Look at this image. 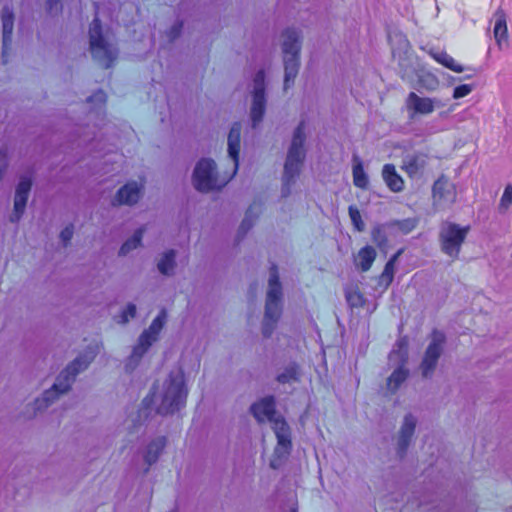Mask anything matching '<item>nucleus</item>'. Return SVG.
Wrapping results in <instances>:
<instances>
[{
	"mask_svg": "<svg viewBox=\"0 0 512 512\" xmlns=\"http://www.w3.org/2000/svg\"><path fill=\"white\" fill-rule=\"evenodd\" d=\"M241 124L234 123L228 134V155L233 163L232 173L220 176L216 170V163L209 158L199 160L194 168L192 182L200 192H210L224 187L235 175L238 169L240 152Z\"/></svg>",
	"mask_w": 512,
	"mask_h": 512,
	"instance_id": "f257e3e1",
	"label": "nucleus"
},
{
	"mask_svg": "<svg viewBox=\"0 0 512 512\" xmlns=\"http://www.w3.org/2000/svg\"><path fill=\"white\" fill-rule=\"evenodd\" d=\"M251 412L259 422L268 420L277 438V445L270 460V466L278 469L289 456L292 449L291 431L283 417L275 414V400L265 397L251 406Z\"/></svg>",
	"mask_w": 512,
	"mask_h": 512,
	"instance_id": "f03ea898",
	"label": "nucleus"
},
{
	"mask_svg": "<svg viewBox=\"0 0 512 512\" xmlns=\"http://www.w3.org/2000/svg\"><path fill=\"white\" fill-rule=\"evenodd\" d=\"M188 389L184 372L180 367L172 369L167 377L155 386L153 402L161 415L173 414L185 406Z\"/></svg>",
	"mask_w": 512,
	"mask_h": 512,
	"instance_id": "7ed1b4c3",
	"label": "nucleus"
},
{
	"mask_svg": "<svg viewBox=\"0 0 512 512\" xmlns=\"http://www.w3.org/2000/svg\"><path fill=\"white\" fill-rule=\"evenodd\" d=\"M305 130V122L301 121L294 130L292 140L287 151L282 176L281 193L283 197H287L291 194V188L296 183V180L301 173L306 157V150L304 148L306 140Z\"/></svg>",
	"mask_w": 512,
	"mask_h": 512,
	"instance_id": "20e7f679",
	"label": "nucleus"
},
{
	"mask_svg": "<svg viewBox=\"0 0 512 512\" xmlns=\"http://www.w3.org/2000/svg\"><path fill=\"white\" fill-rule=\"evenodd\" d=\"M96 352L94 350L86 351L71 362L57 377L51 389L45 391L41 398L35 400V410L46 409L59 395L66 393L75 377L93 361Z\"/></svg>",
	"mask_w": 512,
	"mask_h": 512,
	"instance_id": "39448f33",
	"label": "nucleus"
},
{
	"mask_svg": "<svg viewBox=\"0 0 512 512\" xmlns=\"http://www.w3.org/2000/svg\"><path fill=\"white\" fill-rule=\"evenodd\" d=\"M282 314V286L279 282L276 266L271 267L268 290L266 295L265 312L262 321V334L269 338L274 332Z\"/></svg>",
	"mask_w": 512,
	"mask_h": 512,
	"instance_id": "423d86ee",
	"label": "nucleus"
},
{
	"mask_svg": "<svg viewBox=\"0 0 512 512\" xmlns=\"http://www.w3.org/2000/svg\"><path fill=\"white\" fill-rule=\"evenodd\" d=\"M282 52L284 59V89L287 90L293 85L299 71V53L301 50V35L294 28H288L282 35Z\"/></svg>",
	"mask_w": 512,
	"mask_h": 512,
	"instance_id": "0eeeda50",
	"label": "nucleus"
},
{
	"mask_svg": "<svg viewBox=\"0 0 512 512\" xmlns=\"http://www.w3.org/2000/svg\"><path fill=\"white\" fill-rule=\"evenodd\" d=\"M167 319V313L165 310H161L158 316L152 321L149 328L144 330L139 336L137 345L133 348V351L125 364V370L132 372L139 364L143 355L147 352L150 346L157 341L158 335L162 330Z\"/></svg>",
	"mask_w": 512,
	"mask_h": 512,
	"instance_id": "6e6552de",
	"label": "nucleus"
},
{
	"mask_svg": "<svg viewBox=\"0 0 512 512\" xmlns=\"http://www.w3.org/2000/svg\"><path fill=\"white\" fill-rule=\"evenodd\" d=\"M89 39L90 52L94 60L102 67L109 68L116 60L118 50L102 35L101 24L98 18H95L90 24Z\"/></svg>",
	"mask_w": 512,
	"mask_h": 512,
	"instance_id": "1a4fd4ad",
	"label": "nucleus"
},
{
	"mask_svg": "<svg viewBox=\"0 0 512 512\" xmlns=\"http://www.w3.org/2000/svg\"><path fill=\"white\" fill-rule=\"evenodd\" d=\"M468 231L469 226L461 227L454 223H445L439 235L442 251L453 259L458 258Z\"/></svg>",
	"mask_w": 512,
	"mask_h": 512,
	"instance_id": "9d476101",
	"label": "nucleus"
},
{
	"mask_svg": "<svg viewBox=\"0 0 512 512\" xmlns=\"http://www.w3.org/2000/svg\"><path fill=\"white\" fill-rule=\"evenodd\" d=\"M408 355V342L405 338L399 339L389 355L390 362L400 364L387 380V389L394 393L408 377V370L404 368Z\"/></svg>",
	"mask_w": 512,
	"mask_h": 512,
	"instance_id": "9b49d317",
	"label": "nucleus"
},
{
	"mask_svg": "<svg viewBox=\"0 0 512 512\" xmlns=\"http://www.w3.org/2000/svg\"><path fill=\"white\" fill-rule=\"evenodd\" d=\"M252 104L250 108V118L252 121V127L256 128L262 121L265 107V73L263 70H259L253 79L252 83Z\"/></svg>",
	"mask_w": 512,
	"mask_h": 512,
	"instance_id": "f8f14e48",
	"label": "nucleus"
},
{
	"mask_svg": "<svg viewBox=\"0 0 512 512\" xmlns=\"http://www.w3.org/2000/svg\"><path fill=\"white\" fill-rule=\"evenodd\" d=\"M445 343V335L434 330L431 335V341L425 351L423 360L420 365L421 374L423 377H430L437 365V362L443 352V346Z\"/></svg>",
	"mask_w": 512,
	"mask_h": 512,
	"instance_id": "ddd939ff",
	"label": "nucleus"
},
{
	"mask_svg": "<svg viewBox=\"0 0 512 512\" xmlns=\"http://www.w3.org/2000/svg\"><path fill=\"white\" fill-rule=\"evenodd\" d=\"M405 105L409 117L413 119L417 115H429L440 105L435 98L421 97L415 92H410L406 98Z\"/></svg>",
	"mask_w": 512,
	"mask_h": 512,
	"instance_id": "4468645a",
	"label": "nucleus"
},
{
	"mask_svg": "<svg viewBox=\"0 0 512 512\" xmlns=\"http://www.w3.org/2000/svg\"><path fill=\"white\" fill-rule=\"evenodd\" d=\"M32 186V179L30 176H22L15 190L13 212L10 215V221L17 223L24 214L28 196Z\"/></svg>",
	"mask_w": 512,
	"mask_h": 512,
	"instance_id": "2eb2a0df",
	"label": "nucleus"
},
{
	"mask_svg": "<svg viewBox=\"0 0 512 512\" xmlns=\"http://www.w3.org/2000/svg\"><path fill=\"white\" fill-rule=\"evenodd\" d=\"M416 425L417 418L413 414L409 413L404 416L396 438V449L400 457L406 454L414 436Z\"/></svg>",
	"mask_w": 512,
	"mask_h": 512,
	"instance_id": "dca6fc26",
	"label": "nucleus"
},
{
	"mask_svg": "<svg viewBox=\"0 0 512 512\" xmlns=\"http://www.w3.org/2000/svg\"><path fill=\"white\" fill-rule=\"evenodd\" d=\"M432 194L434 204L438 207L451 204L456 198L454 185L444 176L439 177L435 181L432 188Z\"/></svg>",
	"mask_w": 512,
	"mask_h": 512,
	"instance_id": "f3484780",
	"label": "nucleus"
},
{
	"mask_svg": "<svg viewBox=\"0 0 512 512\" xmlns=\"http://www.w3.org/2000/svg\"><path fill=\"white\" fill-rule=\"evenodd\" d=\"M428 162V156L422 152L407 154L403 157L401 168L410 178L420 176Z\"/></svg>",
	"mask_w": 512,
	"mask_h": 512,
	"instance_id": "a211bd4d",
	"label": "nucleus"
},
{
	"mask_svg": "<svg viewBox=\"0 0 512 512\" xmlns=\"http://www.w3.org/2000/svg\"><path fill=\"white\" fill-rule=\"evenodd\" d=\"M166 447V438L164 436H158L152 439L143 449L142 458L146 464L145 472H148L150 467L157 463L160 456L162 455Z\"/></svg>",
	"mask_w": 512,
	"mask_h": 512,
	"instance_id": "6ab92c4d",
	"label": "nucleus"
},
{
	"mask_svg": "<svg viewBox=\"0 0 512 512\" xmlns=\"http://www.w3.org/2000/svg\"><path fill=\"white\" fill-rule=\"evenodd\" d=\"M143 185L141 183L132 181L124 185L117 192L113 200V204L133 205L138 202L142 194Z\"/></svg>",
	"mask_w": 512,
	"mask_h": 512,
	"instance_id": "aec40b11",
	"label": "nucleus"
},
{
	"mask_svg": "<svg viewBox=\"0 0 512 512\" xmlns=\"http://www.w3.org/2000/svg\"><path fill=\"white\" fill-rule=\"evenodd\" d=\"M2 33H3V57L6 56L9 45L11 44L12 32L14 27V14L8 6L4 7L1 14Z\"/></svg>",
	"mask_w": 512,
	"mask_h": 512,
	"instance_id": "412c9836",
	"label": "nucleus"
},
{
	"mask_svg": "<svg viewBox=\"0 0 512 512\" xmlns=\"http://www.w3.org/2000/svg\"><path fill=\"white\" fill-rule=\"evenodd\" d=\"M494 28H493V34L495 41L500 49H502L504 46H507L508 44V30H507V23H506V17L503 11L498 10L494 16Z\"/></svg>",
	"mask_w": 512,
	"mask_h": 512,
	"instance_id": "4be33fe9",
	"label": "nucleus"
},
{
	"mask_svg": "<svg viewBox=\"0 0 512 512\" xmlns=\"http://www.w3.org/2000/svg\"><path fill=\"white\" fill-rule=\"evenodd\" d=\"M382 177L391 191L401 192L404 189V180L397 173L393 164H385L383 166Z\"/></svg>",
	"mask_w": 512,
	"mask_h": 512,
	"instance_id": "5701e85b",
	"label": "nucleus"
},
{
	"mask_svg": "<svg viewBox=\"0 0 512 512\" xmlns=\"http://www.w3.org/2000/svg\"><path fill=\"white\" fill-rule=\"evenodd\" d=\"M352 176L353 184L361 189H366L369 184V178L364 171L363 162L361 158L354 154L352 157Z\"/></svg>",
	"mask_w": 512,
	"mask_h": 512,
	"instance_id": "b1692460",
	"label": "nucleus"
},
{
	"mask_svg": "<svg viewBox=\"0 0 512 512\" xmlns=\"http://www.w3.org/2000/svg\"><path fill=\"white\" fill-rule=\"evenodd\" d=\"M176 268V252L171 249L164 252L157 261V269L164 276H172Z\"/></svg>",
	"mask_w": 512,
	"mask_h": 512,
	"instance_id": "393cba45",
	"label": "nucleus"
},
{
	"mask_svg": "<svg viewBox=\"0 0 512 512\" xmlns=\"http://www.w3.org/2000/svg\"><path fill=\"white\" fill-rule=\"evenodd\" d=\"M402 250L396 252L386 263L383 272L379 276L378 284L382 286L384 290H386L389 285L392 283L395 270H396V262L401 255Z\"/></svg>",
	"mask_w": 512,
	"mask_h": 512,
	"instance_id": "a878e982",
	"label": "nucleus"
},
{
	"mask_svg": "<svg viewBox=\"0 0 512 512\" xmlns=\"http://www.w3.org/2000/svg\"><path fill=\"white\" fill-rule=\"evenodd\" d=\"M377 256L376 250L372 246H365L359 250L355 257V264L363 272L368 271Z\"/></svg>",
	"mask_w": 512,
	"mask_h": 512,
	"instance_id": "bb28decb",
	"label": "nucleus"
},
{
	"mask_svg": "<svg viewBox=\"0 0 512 512\" xmlns=\"http://www.w3.org/2000/svg\"><path fill=\"white\" fill-rule=\"evenodd\" d=\"M429 54L439 64L456 73H461L466 70L462 65L458 64L456 60L445 51L430 50Z\"/></svg>",
	"mask_w": 512,
	"mask_h": 512,
	"instance_id": "cd10ccee",
	"label": "nucleus"
},
{
	"mask_svg": "<svg viewBox=\"0 0 512 512\" xmlns=\"http://www.w3.org/2000/svg\"><path fill=\"white\" fill-rule=\"evenodd\" d=\"M418 87L426 91H434L439 86L438 78L429 71L419 70L416 72Z\"/></svg>",
	"mask_w": 512,
	"mask_h": 512,
	"instance_id": "c85d7f7f",
	"label": "nucleus"
},
{
	"mask_svg": "<svg viewBox=\"0 0 512 512\" xmlns=\"http://www.w3.org/2000/svg\"><path fill=\"white\" fill-rule=\"evenodd\" d=\"M144 234V228L137 229L133 236L126 240L119 250V254L122 256L127 255L132 250L136 249L141 244V240Z\"/></svg>",
	"mask_w": 512,
	"mask_h": 512,
	"instance_id": "c756f323",
	"label": "nucleus"
},
{
	"mask_svg": "<svg viewBox=\"0 0 512 512\" xmlns=\"http://www.w3.org/2000/svg\"><path fill=\"white\" fill-rule=\"evenodd\" d=\"M299 379L298 366L296 364L288 365L283 372L277 376V381L282 384L296 382Z\"/></svg>",
	"mask_w": 512,
	"mask_h": 512,
	"instance_id": "7c9ffc66",
	"label": "nucleus"
},
{
	"mask_svg": "<svg viewBox=\"0 0 512 512\" xmlns=\"http://www.w3.org/2000/svg\"><path fill=\"white\" fill-rule=\"evenodd\" d=\"M136 311V305L133 303H128L123 311L119 315L115 316V321L118 324H127L130 319H133L136 316Z\"/></svg>",
	"mask_w": 512,
	"mask_h": 512,
	"instance_id": "2f4dec72",
	"label": "nucleus"
},
{
	"mask_svg": "<svg viewBox=\"0 0 512 512\" xmlns=\"http://www.w3.org/2000/svg\"><path fill=\"white\" fill-rule=\"evenodd\" d=\"M258 211L259 207L254 205L247 210L245 218L240 225V232L246 233L252 227L253 220L257 217Z\"/></svg>",
	"mask_w": 512,
	"mask_h": 512,
	"instance_id": "473e14b6",
	"label": "nucleus"
},
{
	"mask_svg": "<svg viewBox=\"0 0 512 512\" xmlns=\"http://www.w3.org/2000/svg\"><path fill=\"white\" fill-rule=\"evenodd\" d=\"M512 204V185H507L500 199L498 209L501 213H505Z\"/></svg>",
	"mask_w": 512,
	"mask_h": 512,
	"instance_id": "72a5a7b5",
	"label": "nucleus"
},
{
	"mask_svg": "<svg viewBox=\"0 0 512 512\" xmlns=\"http://www.w3.org/2000/svg\"><path fill=\"white\" fill-rule=\"evenodd\" d=\"M346 299L352 307H361L364 304V297L358 289L349 290L346 293Z\"/></svg>",
	"mask_w": 512,
	"mask_h": 512,
	"instance_id": "f704fd0d",
	"label": "nucleus"
},
{
	"mask_svg": "<svg viewBox=\"0 0 512 512\" xmlns=\"http://www.w3.org/2000/svg\"><path fill=\"white\" fill-rule=\"evenodd\" d=\"M349 216H350V219H351L354 227L358 231H363L365 228V224L362 221L361 214H360L359 210L354 206H350L349 207Z\"/></svg>",
	"mask_w": 512,
	"mask_h": 512,
	"instance_id": "c9c22d12",
	"label": "nucleus"
},
{
	"mask_svg": "<svg viewBox=\"0 0 512 512\" xmlns=\"http://www.w3.org/2000/svg\"><path fill=\"white\" fill-rule=\"evenodd\" d=\"M410 58L407 57L403 60H399L400 76L403 80L410 81L412 77V70L410 69Z\"/></svg>",
	"mask_w": 512,
	"mask_h": 512,
	"instance_id": "e433bc0d",
	"label": "nucleus"
},
{
	"mask_svg": "<svg viewBox=\"0 0 512 512\" xmlns=\"http://www.w3.org/2000/svg\"><path fill=\"white\" fill-rule=\"evenodd\" d=\"M472 90H473V86L469 85V84H463V85L457 86L454 89L453 98L454 99L463 98V97L469 95L472 92Z\"/></svg>",
	"mask_w": 512,
	"mask_h": 512,
	"instance_id": "4c0bfd02",
	"label": "nucleus"
},
{
	"mask_svg": "<svg viewBox=\"0 0 512 512\" xmlns=\"http://www.w3.org/2000/svg\"><path fill=\"white\" fill-rule=\"evenodd\" d=\"M73 226L72 225H69L67 227H65L61 233H60V239L62 240L63 244L64 245H67L69 243V241L72 239L73 237Z\"/></svg>",
	"mask_w": 512,
	"mask_h": 512,
	"instance_id": "58836bf2",
	"label": "nucleus"
},
{
	"mask_svg": "<svg viewBox=\"0 0 512 512\" xmlns=\"http://www.w3.org/2000/svg\"><path fill=\"white\" fill-rule=\"evenodd\" d=\"M46 5L50 14H56L62 8L61 0H47Z\"/></svg>",
	"mask_w": 512,
	"mask_h": 512,
	"instance_id": "ea45409f",
	"label": "nucleus"
},
{
	"mask_svg": "<svg viewBox=\"0 0 512 512\" xmlns=\"http://www.w3.org/2000/svg\"><path fill=\"white\" fill-rule=\"evenodd\" d=\"M89 101H96L99 104H104L106 102V95L103 91H97L93 96H91Z\"/></svg>",
	"mask_w": 512,
	"mask_h": 512,
	"instance_id": "a19ab883",
	"label": "nucleus"
},
{
	"mask_svg": "<svg viewBox=\"0 0 512 512\" xmlns=\"http://www.w3.org/2000/svg\"><path fill=\"white\" fill-rule=\"evenodd\" d=\"M181 27H182V24L181 23H177L175 24L172 29H171V37L172 38H175L179 35L180 33V30H181Z\"/></svg>",
	"mask_w": 512,
	"mask_h": 512,
	"instance_id": "79ce46f5",
	"label": "nucleus"
},
{
	"mask_svg": "<svg viewBox=\"0 0 512 512\" xmlns=\"http://www.w3.org/2000/svg\"><path fill=\"white\" fill-rule=\"evenodd\" d=\"M381 231L379 228L377 229H374L373 232H372V236H373V239L378 242V244H380V241L378 240V237L380 235Z\"/></svg>",
	"mask_w": 512,
	"mask_h": 512,
	"instance_id": "37998d69",
	"label": "nucleus"
},
{
	"mask_svg": "<svg viewBox=\"0 0 512 512\" xmlns=\"http://www.w3.org/2000/svg\"><path fill=\"white\" fill-rule=\"evenodd\" d=\"M82 137H83V139H82L83 142L90 140L88 135H84Z\"/></svg>",
	"mask_w": 512,
	"mask_h": 512,
	"instance_id": "c03bdc74",
	"label": "nucleus"
}]
</instances>
